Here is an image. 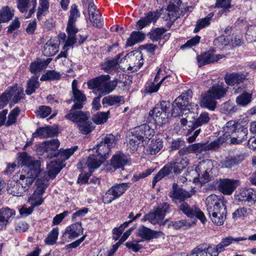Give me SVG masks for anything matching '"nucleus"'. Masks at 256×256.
I'll use <instances>...</instances> for the list:
<instances>
[{
	"label": "nucleus",
	"instance_id": "1",
	"mask_svg": "<svg viewBox=\"0 0 256 256\" xmlns=\"http://www.w3.org/2000/svg\"><path fill=\"white\" fill-rule=\"evenodd\" d=\"M168 196L172 201L178 204V208L188 218H198L202 223L204 224L206 219L204 214L196 206H190L185 200L191 197L192 194L184 190L176 183H174L172 190L169 192Z\"/></svg>",
	"mask_w": 256,
	"mask_h": 256
},
{
	"label": "nucleus",
	"instance_id": "2",
	"mask_svg": "<svg viewBox=\"0 0 256 256\" xmlns=\"http://www.w3.org/2000/svg\"><path fill=\"white\" fill-rule=\"evenodd\" d=\"M206 204L212 222L216 226L223 224L227 213L224 202L216 195L211 194L206 198Z\"/></svg>",
	"mask_w": 256,
	"mask_h": 256
},
{
	"label": "nucleus",
	"instance_id": "3",
	"mask_svg": "<svg viewBox=\"0 0 256 256\" xmlns=\"http://www.w3.org/2000/svg\"><path fill=\"white\" fill-rule=\"evenodd\" d=\"M77 149L78 146H75L66 150L60 149L58 153L51 154L50 155H49L50 158L56 157L58 160H57L51 161L47 165L48 176L51 178L53 179L56 178L61 170L66 166L64 162L68 160Z\"/></svg>",
	"mask_w": 256,
	"mask_h": 256
},
{
	"label": "nucleus",
	"instance_id": "4",
	"mask_svg": "<svg viewBox=\"0 0 256 256\" xmlns=\"http://www.w3.org/2000/svg\"><path fill=\"white\" fill-rule=\"evenodd\" d=\"M224 136H230V142L239 144L247 139L248 130L241 123L235 120H230L223 128Z\"/></svg>",
	"mask_w": 256,
	"mask_h": 256
},
{
	"label": "nucleus",
	"instance_id": "5",
	"mask_svg": "<svg viewBox=\"0 0 256 256\" xmlns=\"http://www.w3.org/2000/svg\"><path fill=\"white\" fill-rule=\"evenodd\" d=\"M225 138L220 136L211 142L196 143L192 144L188 146H182L179 150L180 156H184L191 153L202 154L208 150H216L225 142Z\"/></svg>",
	"mask_w": 256,
	"mask_h": 256
},
{
	"label": "nucleus",
	"instance_id": "6",
	"mask_svg": "<svg viewBox=\"0 0 256 256\" xmlns=\"http://www.w3.org/2000/svg\"><path fill=\"white\" fill-rule=\"evenodd\" d=\"M154 135V130L148 124H142L136 128L132 132L129 144L130 149L136 150L140 142L146 144Z\"/></svg>",
	"mask_w": 256,
	"mask_h": 256
},
{
	"label": "nucleus",
	"instance_id": "7",
	"mask_svg": "<svg viewBox=\"0 0 256 256\" xmlns=\"http://www.w3.org/2000/svg\"><path fill=\"white\" fill-rule=\"evenodd\" d=\"M110 79L108 74H102L88 80L87 85L89 89L97 91L101 96H106L112 92Z\"/></svg>",
	"mask_w": 256,
	"mask_h": 256
},
{
	"label": "nucleus",
	"instance_id": "8",
	"mask_svg": "<svg viewBox=\"0 0 256 256\" xmlns=\"http://www.w3.org/2000/svg\"><path fill=\"white\" fill-rule=\"evenodd\" d=\"M170 207L168 204L164 202L160 204L154 212H150L146 214L142 218V220L144 222L148 220L153 224H158L160 226H164L168 221V219H166L164 221H163V220L166 214L168 212Z\"/></svg>",
	"mask_w": 256,
	"mask_h": 256
},
{
	"label": "nucleus",
	"instance_id": "9",
	"mask_svg": "<svg viewBox=\"0 0 256 256\" xmlns=\"http://www.w3.org/2000/svg\"><path fill=\"white\" fill-rule=\"evenodd\" d=\"M234 200L239 204H253L256 201V191L247 188L238 189L234 194Z\"/></svg>",
	"mask_w": 256,
	"mask_h": 256
},
{
	"label": "nucleus",
	"instance_id": "10",
	"mask_svg": "<svg viewBox=\"0 0 256 256\" xmlns=\"http://www.w3.org/2000/svg\"><path fill=\"white\" fill-rule=\"evenodd\" d=\"M18 162L20 165L24 166L25 171L33 172L34 176L39 174L40 171V162L38 160H33L32 157L26 152L19 154Z\"/></svg>",
	"mask_w": 256,
	"mask_h": 256
},
{
	"label": "nucleus",
	"instance_id": "11",
	"mask_svg": "<svg viewBox=\"0 0 256 256\" xmlns=\"http://www.w3.org/2000/svg\"><path fill=\"white\" fill-rule=\"evenodd\" d=\"M186 162L184 160H177L176 161L168 162L158 172V176L163 178L173 173L178 175L186 168Z\"/></svg>",
	"mask_w": 256,
	"mask_h": 256
},
{
	"label": "nucleus",
	"instance_id": "12",
	"mask_svg": "<svg viewBox=\"0 0 256 256\" xmlns=\"http://www.w3.org/2000/svg\"><path fill=\"white\" fill-rule=\"evenodd\" d=\"M128 65V70L132 72L138 70L144 64L142 54L140 52H131L127 54Z\"/></svg>",
	"mask_w": 256,
	"mask_h": 256
},
{
	"label": "nucleus",
	"instance_id": "13",
	"mask_svg": "<svg viewBox=\"0 0 256 256\" xmlns=\"http://www.w3.org/2000/svg\"><path fill=\"white\" fill-rule=\"evenodd\" d=\"M83 228L80 222H76L67 226L62 234V239L65 241L70 240L78 238L82 234Z\"/></svg>",
	"mask_w": 256,
	"mask_h": 256
},
{
	"label": "nucleus",
	"instance_id": "14",
	"mask_svg": "<svg viewBox=\"0 0 256 256\" xmlns=\"http://www.w3.org/2000/svg\"><path fill=\"white\" fill-rule=\"evenodd\" d=\"M78 109H72L69 110L64 118L73 122L78 124H81L88 120L90 114L88 112H82Z\"/></svg>",
	"mask_w": 256,
	"mask_h": 256
},
{
	"label": "nucleus",
	"instance_id": "15",
	"mask_svg": "<svg viewBox=\"0 0 256 256\" xmlns=\"http://www.w3.org/2000/svg\"><path fill=\"white\" fill-rule=\"evenodd\" d=\"M88 12L89 19L93 26L98 28H102L104 26V20L100 12L92 2L88 4Z\"/></svg>",
	"mask_w": 256,
	"mask_h": 256
},
{
	"label": "nucleus",
	"instance_id": "16",
	"mask_svg": "<svg viewBox=\"0 0 256 256\" xmlns=\"http://www.w3.org/2000/svg\"><path fill=\"white\" fill-rule=\"evenodd\" d=\"M237 180L228 179H220L218 184V190L226 195H230L236 188Z\"/></svg>",
	"mask_w": 256,
	"mask_h": 256
},
{
	"label": "nucleus",
	"instance_id": "17",
	"mask_svg": "<svg viewBox=\"0 0 256 256\" xmlns=\"http://www.w3.org/2000/svg\"><path fill=\"white\" fill-rule=\"evenodd\" d=\"M222 58L221 55L215 54L214 50L208 51L197 56L199 67L218 61Z\"/></svg>",
	"mask_w": 256,
	"mask_h": 256
},
{
	"label": "nucleus",
	"instance_id": "18",
	"mask_svg": "<svg viewBox=\"0 0 256 256\" xmlns=\"http://www.w3.org/2000/svg\"><path fill=\"white\" fill-rule=\"evenodd\" d=\"M168 116V114L160 111L158 108H154L149 112L148 118L150 121L152 120L156 125L162 126L167 122Z\"/></svg>",
	"mask_w": 256,
	"mask_h": 256
},
{
	"label": "nucleus",
	"instance_id": "19",
	"mask_svg": "<svg viewBox=\"0 0 256 256\" xmlns=\"http://www.w3.org/2000/svg\"><path fill=\"white\" fill-rule=\"evenodd\" d=\"M217 99L208 90L202 95V98L200 101V106L202 108H206L208 110L214 111L217 104Z\"/></svg>",
	"mask_w": 256,
	"mask_h": 256
},
{
	"label": "nucleus",
	"instance_id": "20",
	"mask_svg": "<svg viewBox=\"0 0 256 256\" xmlns=\"http://www.w3.org/2000/svg\"><path fill=\"white\" fill-rule=\"evenodd\" d=\"M247 75L243 72L226 73L224 76V80L228 86H234L244 82Z\"/></svg>",
	"mask_w": 256,
	"mask_h": 256
},
{
	"label": "nucleus",
	"instance_id": "21",
	"mask_svg": "<svg viewBox=\"0 0 256 256\" xmlns=\"http://www.w3.org/2000/svg\"><path fill=\"white\" fill-rule=\"evenodd\" d=\"M112 145V142H111L110 138L108 137H106L104 139H102V141L97 144V155L100 156V158L104 157L106 158V159L108 158Z\"/></svg>",
	"mask_w": 256,
	"mask_h": 256
},
{
	"label": "nucleus",
	"instance_id": "22",
	"mask_svg": "<svg viewBox=\"0 0 256 256\" xmlns=\"http://www.w3.org/2000/svg\"><path fill=\"white\" fill-rule=\"evenodd\" d=\"M164 235L162 231H155L142 226L137 231V236L142 239L149 240L152 238H156Z\"/></svg>",
	"mask_w": 256,
	"mask_h": 256
},
{
	"label": "nucleus",
	"instance_id": "23",
	"mask_svg": "<svg viewBox=\"0 0 256 256\" xmlns=\"http://www.w3.org/2000/svg\"><path fill=\"white\" fill-rule=\"evenodd\" d=\"M228 86L223 82H218L213 84L208 90L215 98L220 100L224 98L228 92Z\"/></svg>",
	"mask_w": 256,
	"mask_h": 256
},
{
	"label": "nucleus",
	"instance_id": "24",
	"mask_svg": "<svg viewBox=\"0 0 256 256\" xmlns=\"http://www.w3.org/2000/svg\"><path fill=\"white\" fill-rule=\"evenodd\" d=\"M33 174V172H27L26 174H20L19 180H16L21 188L24 190V193L29 190L30 186L32 184L35 178L38 175V174H37L36 176H34Z\"/></svg>",
	"mask_w": 256,
	"mask_h": 256
},
{
	"label": "nucleus",
	"instance_id": "25",
	"mask_svg": "<svg viewBox=\"0 0 256 256\" xmlns=\"http://www.w3.org/2000/svg\"><path fill=\"white\" fill-rule=\"evenodd\" d=\"M244 158L243 154L226 157L221 162L222 168H231L242 162Z\"/></svg>",
	"mask_w": 256,
	"mask_h": 256
},
{
	"label": "nucleus",
	"instance_id": "26",
	"mask_svg": "<svg viewBox=\"0 0 256 256\" xmlns=\"http://www.w3.org/2000/svg\"><path fill=\"white\" fill-rule=\"evenodd\" d=\"M130 159L121 152H118L113 155V168H124V167L130 162Z\"/></svg>",
	"mask_w": 256,
	"mask_h": 256
},
{
	"label": "nucleus",
	"instance_id": "27",
	"mask_svg": "<svg viewBox=\"0 0 256 256\" xmlns=\"http://www.w3.org/2000/svg\"><path fill=\"white\" fill-rule=\"evenodd\" d=\"M185 101H184V97L182 96L177 98L172 104V114L173 116H184V114L185 112L184 110L186 108Z\"/></svg>",
	"mask_w": 256,
	"mask_h": 256
},
{
	"label": "nucleus",
	"instance_id": "28",
	"mask_svg": "<svg viewBox=\"0 0 256 256\" xmlns=\"http://www.w3.org/2000/svg\"><path fill=\"white\" fill-rule=\"evenodd\" d=\"M72 99L68 101V103L74 102V104L72 107V109L81 110L84 107V102L86 100V96L80 90L72 92Z\"/></svg>",
	"mask_w": 256,
	"mask_h": 256
},
{
	"label": "nucleus",
	"instance_id": "29",
	"mask_svg": "<svg viewBox=\"0 0 256 256\" xmlns=\"http://www.w3.org/2000/svg\"><path fill=\"white\" fill-rule=\"evenodd\" d=\"M15 214L16 212L13 209L8 208H0V230L6 227L10 218Z\"/></svg>",
	"mask_w": 256,
	"mask_h": 256
},
{
	"label": "nucleus",
	"instance_id": "30",
	"mask_svg": "<svg viewBox=\"0 0 256 256\" xmlns=\"http://www.w3.org/2000/svg\"><path fill=\"white\" fill-rule=\"evenodd\" d=\"M105 160H106V158H100L97 154H90L86 162V164L90 173H92L95 169L98 168Z\"/></svg>",
	"mask_w": 256,
	"mask_h": 256
},
{
	"label": "nucleus",
	"instance_id": "31",
	"mask_svg": "<svg viewBox=\"0 0 256 256\" xmlns=\"http://www.w3.org/2000/svg\"><path fill=\"white\" fill-rule=\"evenodd\" d=\"M75 23L68 22L67 24L66 32L68 34V38L66 44L68 46H72L76 42V35L78 30L76 27Z\"/></svg>",
	"mask_w": 256,
	"mask_h": 256
},
{
	"label": "nucleus",
	"instance_id": "32",
	"mask_svg": "<svg viewBox=\"0 0 256 256\" xmlns=\"http://www.w3.org/2000/svg\"><path fill=\"white\" fill-rule=\"evenodd\" d=\"M51 58H48L46 60L38 59L37 60L32 62L30 66V70L31 73L37 74L36 73L40 72L46 68L52 61Z\"/></svg>",
	"mask_w": 256,
	"mask_h": 256
},
{
	"label": "nucleus",
	"instance_id": "33",
	"mask_svg": "<svg viewBox=\"0 0 256 256\" xmlns=\"http://www.w3.org/2000/svg\"><path fill=\"white\" fill-rule=\"evenodd\" d=\"M6 190L14 196H20L25 194L24 190L21 188L17 181L10 180L8 182Z\"/></svg>",
	"mask_w": 256,
	"mask_h": 256
},
{
	"label": "nucleus",
	"instance_id": "34",
	"mask_svg": "<svg viewBox=\"0 0 256 256\" xmlns=\"http://www.w3.org/2000/svg\"><path fill=\"white\" fill-rule=\"evenodd\" d=\"M166 10L168 11V16L170 21L174 22L178 18L184 15L186 12L184 8V11L180 10V8L176 6L174 4H169Z\"/></svg>",
	"mask_w": 256,
	"mask_h": 256
},
{
	"label": "nucleus",
	"instance_id": "35",
	"mask_svg": "<svg viewBox=\"0 0 256 256\" xmlns=\"http://www.w3.org/2000/svg\"><path fill=\"white\" fill-rule=\"evenodd\" d=\"M44 150L48 154L47 156L49 158V155L51 154H55L58 153L56 150L59 148L60 142L58 139H52L50 140L46 141L44 143Z\"/></svg>",
	"mask_w": 256,
	"mask_h": 256
},
{
	"label": "nucleus",
	"instance_id": "36",
	"mask_svg": "<svg viewBox=\"0 0 256 256\" xmlns=\"http://www.w3.org/2000/svg\"><path fill=\"white\" fill-rule=\"evenodd\" d=\"M146 37L144 33L140 31H134L127 40L126 46H132L136 44L141 42Z\"/></svg>",
	"mask_w": 256,
	"mask_h": 256
},
{
	"label": "nucleus",
	"instance_id": "37",
	"mask_svg": "<svg viewBox=\"0 0 256 256\" xmlns=\"http://www.w3.org/2000/svg\"><path fill=\"white\" fill-rule=\"evenodd\" d=\"M39 74H34L27 82L26 92L28 95H30L36 92V89L40 86V82L38 81Z\"/></svg>",
	"mask_w": 256,
	"mask_h": 256
},
{
	"label": "nucleus",
	"instance_id": "38",
	"mask_svg": "<svg viewBox=\"0 0 256 256\" xmlns=\"http://www.w3.org/2000/svg\"><path fill=\"white\" fill-rule=\"evenodd\" d=\"M163 146V142L162 139L152 140L146 150V152L150 155H155L160 150Z\"/></svg>",
	"mask_w": 256,
	"mask_h": 256
},
{
	"label": "nucleus",
	"instance_id": "39",
	"mask_svg": "<svg viewBox=\"0 0 256 256\" xmlns=\"http://www.w3.org/2000/svg\"><path fill=\"white\" fill-rule=\"evenodd\" d=\"M50 0H39V6L36 12V18L38 20H42V16L49 12Z\"/></svg>",
	"mask_w": 256,
	"mask_h": 256
},
{
	"label": "nucleus",
	"instance_id": "40",
	"mask_svg": "<svg viewBox=\"0 0 256 256\" xmlns=\"http://www.w3.org/2000/svg\"><path fill=\"white\" fill-rule=\"evenodd\" d=\"M15 88H8L0 96V109L6 106L14 96Z\"/></svg>",
	"mask_w": 256,
	"mask_h": 256
},
{
	"label": "nucleus",
	"instance_id": "41",
	"mask_svg": "<svg viewBox=\"0 0 256 256\" xmlns=\"http://www.w3.org/2000/svg\"><path fill=\"white\" fill-rule=\"evenodd\" d=\"M208 248L207 243L200 244L190 252L189 256H207L206 249Z\"/></svg>",
	"mask_w": 256,
	"mask_h": 256
},
{
	"label": "nucleus",
	"instance_id": "42",
	"mask_svg": "<svg viewBox=\"0 0 256 256\" xmlns=\"http://www.w3.org/2000/svg\"><path fill=\"white\" fill-rule=\"evenodd\" d=\"M210 120V115L207 112H202L196 118L194 123H192L193 128L196 129L198 127L208 124Z\"/></svg>",
	"mask_w": 256,
	"mask_h": 256
},
{
	"label": "nucleus",
	"instance_id": "43",
	"mask_svg": "<svg viewBox=\"0 0 256 256\" xmlns=\"http://www.w3.org/2000/svg\"><path fill=\"white\" fill-rule=\"evenodd\" d=\"M166 30L164 28H156L151 30L147 36L152 42H157L162 38V36Z\"/></svg>",
	"mask_w": 256,
	"mask_h": 256
},
{
	"label": "nucleus",
	"instance_id": "44",
	"mask_svg": "<svg viewBox=\"0 0 256 256\" xmlns=\"http://www.w3.org/2000/svg\"><path fill=\"white\" fill-rule=\"evenodd\" d=\"M78 128L81 134H88L94 130L95 126L92 122L87 120L84 122L78 124Z\"/></svg>",
	"mask_w": 256,
	"mask_h": 256
},
{
	"label": "nucleus",
	"instance_id": "45",
	"mask_svg": "<svg viewBox=\"0 0 256 256\" xmlns=\"http://www.w3.org/2000/svg\"><path fill=\"white\" fill-rule=\"evenodd\" d=\"M252 100V94L246 92H242L236 98V102L238 105L246 106Z\"/></svg>",
	"mask_w": 256,
	"mask_h": 256
},
{
	"label": "nucleus",
	"instance_id": "46",
	"mask_svg": "<svg viewBox=\"0 0 256 256\" xmlns=\"http://www.w3.org/2000/svg\"><path fill=\"white\" fill-rule=\"evenodd\" d=\"M61 78V74L54 70H48L45 74L42 76L40 80L41 81L45 80H60Z\"/></svg>",
	"mask_w": 256,
	"mask_h": 256
},
{
	"label": "nucleus",
	"instance_id": "47",
	"mask_svg": "<svg viewBox=\"0 0 256 256\" xmlns=\"http://www.w3.org/2000/svg\"><path fill=\"white\" fill-rule=\"evenodd\" d=\"M14 15V12L10 10V8L6 6L4 7L0 11V20L3 22L10 21Z\"/></svg>",
	"mask_w": 256,
	"mask_h": 256
},
{
	"label": "nucleus",
	"instance_id": "48",
	"mask_svg": "<svg viewBox=\"0 0 256 256\" xmlns=\"http://www.w3.org/2000/svg\"><path fill=\"white\" fill-rule=\"evenodd\" d=\"M58 228L56 227L52 228L45 240L46 243L50 246H52L56 243L58 236Z\"/></svg>",
	"mask_w": 256,
	"mask_h": 256
},
{
	"label": "nucleus",
	"instance_id": "49",
	"mask_svg": "<svg viewBox=\"0 0 256 256\" xmlns=\"http://www.w3.org/2000/svg\"><path fill=\"white\" fill-rule=\"evenodd\" d=\"M220 110L224 114H232L236 112L238 108L237 106L234 105L230 101H228L221 105Z\"/></svg>",
	"mask_w": 256,
	"mask_h": 256
},
{
	"label": "nucleus",
	"instance_id": "50",
	"mask_svg": "<svg viewBox=\"0 0 256 256\" xmlns=\"http://www.w3.org/2000/svg\"><path fill=\"white\" fill-rule=\"evenodd\" d=\"M128 188V184L122 183L113 186V200L120 197Z\"/></svg>",
	"mask_w": 256,
	"mask_h": 256
},
{
	"label": "nucleus",
	"instance_id": "51",
	"mask_svg": "<svg viewBox=\"0 0 256 256\" xmlns=\"http://www.w3.org/2000/svg\"><path fill=\"white\" fill-rule=\"evenodd\" d=\"M20 112L19 108L16 107L14 108L9 114L8 118L6 122V126H10L15 124L16 122V118Z\"/></svg>",
	"mask_w": 256,
	"mask_h": 256
},
{
	"label": "nucleus",
	"instance_id": "52",
	"mask_svg": "<svg viewBox=\"0 0 256 256\" xmlns=\"http://www.w3.org/2000/svg\"><path fill=\"white\" fill-rule=\"evenodd\" d=\"M10 88H15L14 96H12V102L14 104L18 102L21 99L24 98V94L23 88H18V84H16L14 86L10 87Z\"/></svg>",
	"mask_w": 256,
	"mask_h": 256
},
{
	"label": "nucleus",
	"instance_id": "53",
	"mask_svg": "<svg viewBox=\"0 0 256 256\" xmlns=\"http://www.w3.org/2000/svg\"><path fill=\"white\" fill-rule=\"evenodd\" d=\"M185 110L184 116H185L186 119L188 122V126L190 128V129L192 130H195V128H193V126L192 125V123H194V121L196 120L197 117V115L196 114L191 111L189 108H186V110Z\"/></svg>",
	"mask_w": 256,
	"mask_h": 256
},
{
	"label": "nucleus",
	"instance_id": "54",
	"mask_svg": "<svg viewBox=\"0 0 256 256\" xmlns=\"http://www.w3.org/2000/svg\"><path fill=\"white\" fill-rule=\"evenodd\" d=\"M133 220H130L128 222H124L123 224H121L118 228H115L113 229V234L116 236H113V239L116 240H118L119 236L122 234L124 230L126 228L128 224L131 223Z\"/></svg>",
	"mask_w": 256,
	"mask_h": 256
},
{
	"label": "nucleus",
	"instance_id": "55",
	"mask_svg": "<svg viewBox=\"0 0 256 256\" xmlns=\"http://www.w3.org/2000/svg\"><path fill=\"white\" fill-rule=\"evenodd\" d=\"M108 113L110 112H98L96 114L93 118L94 122L97 124H100L105 122L108 118Z\"/></svg>",
	"mask_w": 256,
	"mask_h": 256
},
{
	"label": "nucleus",
	"instance_id": "56",
	"mask_svg": "<svg viewBox=\"0 0 256 256\" xmlns=\"http://www.w3.org/2000/svg\"><path fill=\"white\" fill-rule=\"evenodd\" d=\"M216 8H222V12L227 13L229 12L228 9L232 8L230 0H216Z\"/></svg>",
	"mask_w": 256,
	"mask_h": 256
},
{
	"label": "nucleus",
	"instance_id": "57",
	"mask_svg": "<svg viewBox=\"0 0 256 256\" xmlns=\"http://www.w3.org/2000/svg\"><path fill=\"white\" fill-rule=\"evenodd\" d=\"M36 192L33 194L32 196L28 198V202L31 204V206L33 209L34 207L40 206L43 202V198L38 194H36Z\"/></svg>",
	"mask_w": 256,
	"mask_h": 256
},
{
	"label": "nucleus",
	"instance_id": "58",
	"mask_svg": "<svg viewBox=\"0 0 256 256\" xmlns=\"http://www.w3.org/2000/svg\"><path fill=\"white\" fill-rule=\"evenodd\" d=\"M70 14L68 18L69 22H76L78 18L80 16V14L78 9L77 6L73 4L70 8Z\"/></svg>",
	"mask_w": 256,
	"mask_h": 256
},
{
	"label": "nucleus",
	"instance_id": "59",
	"mask_svg": "<svg viewBox=\"0 0 256 256\" xmlns=\"http://www.w3.org/2000/svg\"><path fill=\"white\" fill-rule=\"evenodd\" d=\"M232 41V40H230L228 38H226L224 36L222 35L218 38H216L214 41V46H216L220 48L222 46H226L230 44V41Z\"/></svg>",
	"mask_w": 256,
	"mask_h": 256
},
{
	"label": "nucleus",
	"instance_id": "60",
	"mask_svg": "<svg viewBox=\"0 0 256 256\" xmlns=\"http://www.w3.org/2000/svg\"><path fill=\"white\" fill-rule=\"evenodd\" d=\"M188 222L184 220L178 221H170L168 224L169 228H172L174 230H178L182 228H187Z\"/></svg>",
	"mask_w": 256,
	"mask_h": 256
},
{
	"label": "nucleus",
	"instance_id": "61",
	"mask_svg": "<svg viewBox=\"0 0 256 256\" xmlns=\"http://www.w3.org/2000/svg\"><path fill=\"white\" fill-rule=\"evenodd\" d=\"M251 212V210L249 208H238L232 213V218H234L245 217Z\"/></svg>",
	"mask_w": 256,
	"mask_h": 256
},
{
	"label": "nucleus",
	"instance_id": "62",
	"mask_svg": "<svg viewBox=\"0 0 256 256\" xmlns=\"http://www.w3.org/2000/svg\"><path fill=\"white\" fill-rule=\"evenodd\" d=\"M210 24V22H208V19H205L204 18H201L197 20L196 27L194 30V32L197 33L200 31V30L208 26Z\"/></svg>",
	"mask_w": 256,
	"mask_h": 256
},
{
	"label": "nucleus",
	"instance_id": "63",
	"mask_svg": "<svg viewBox=\"0 0 256 256\" xmlns=\"http://www.w3.org/2000/svg\"><path fill=\"white\" fill-rule=\"evenodd\" d=\"M51 108L48 106H42L39 107L37 112V115L40 118H44L48 116L51 112Z\"/></svg>",
	"mask_w": 256,
	"mask_h": 256
},
{
	"label": "nucleus",
	"instance_id": "64",
	"mask_svg": "<svg viewBox=\"0 0 256 256\" xmlns=\"http://www.w3.org/2000/svg\"><path fill=\"white\" fill-rule=\"evenodd\" d=\"M152 22V19H150L148 16L147 14V16L145 18H144L140 20L137 22V28L138 30H142L144 27L150 24Z\"/></svg>",
	"mask_w": 256,
	"mask_h": 256
}]
</instances>
